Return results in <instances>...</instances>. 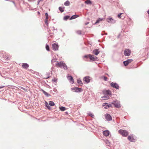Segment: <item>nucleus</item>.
I'll return each instance as SVG.
<instances>
[{"label": "nucleus", "instance_id": "1", "mask_svg": "<svg viewBox=\"0 0 149 149\" xmlns=\"http://www.w3.org/2000/svg\"><path fill=\"white\" fill-rule=\"evenodd\" d=\"M56 65L61 68H63L65 70H67L68 69L66 65L63 61H61L59 62L57 61V63L56 64Z\"/></svg>", "mask_w": 149, "mask_h": 149}, {"label": "nucleus", "instance_id": "2", "mask_svg": "<svg viewBox=\"0 0 149 149\" xmlns=\"http://www.w3.org/2000/svg\"><path fill=\"white\" fill-rule=\"evenodd\" d=\"M111 104L114 105L115 107L116 108H120L121 106L120 104V101L117 100L114 101L111 103Z\"/></svg>", "mask_w": 149, "mask_h": 149}, {"label": "nucleus", "instance_id": "3", "mask_svg": "<svg viewBox=\"0 0 149 149\" xmlns=\"http://www.w3.org/2000/svg\"><path fill=\"white\" fill-rule=\"evenodd\" d=\"M118 132L123 136L126 137L128 135V132L126 130L120 129L118 131Z\"/></svg>", "mask_w": 149, "mask_h": 149}, {"label": "nucleus", "instance_id": "4", "mask_svg": "<svg viewBox=\"0 0 149 149\" xmlns=\"http://www.w3.org/2000/svg\"><path fill=\"white\" fill-rule=\"evenodd\" d=\"M71 90L73 92L76 93H80L82 91V89L81 88H79L77 87L72 88Z\"/></svg>", "mask_w": 149, "mask_h": 149}, {"label": "nucleus", "instance_id": "5", "mask_svg": "<svg viewBox=\"0 0 149 149\" xmlns=\"http://www.w3.org/2000/svg\"><path fill=\"white\" fill-rule=\"evenodd\" d=\"M88 56L89 57L90 59L92 61H98L99 60L98 58L96 56L91 55L90 54L88 55Z\"/></svg>", "mask_w": 149, "mask_h": 149}, {"label": "nucleus", "instance_id": "6", "mask_svg": "<svg viewBox=\"0 0 149 149\" xmlns=\"http://www.w3.org/2000/svg\"><path fill=\"white\" fill-rule=\"evenodd\" d=\"M107 21L109 23L114 24L116 23V21L112 17H109L107 19Z\"/></svg>", "mask_w": 149, "mask_h": 149}, {"label": "nucleus", "instance_id": "7", "mask_svg": "<svg viewBox=\"0 0 149 149\" xmlns=\"http://www.w3.org/2000/svg\"><path fill=\"white\" fill-rule=\"evenodd\" d=\"M110 85L111 87L116 89H118L119 88V86L116 83L112 82Z\"/></svg>", "mask_w": 149, "mask_h": 149}, {"label": "nucleus", "instance_id": "8", "mask_svg": "<svg viewBox=\"0 0 149 149\" xmlns=\"http://www.w3.org/2000/svg\"><path fill=\"white\" fill-rule=\"evenodd\" d=\"M127 139L131 142H135V139L134 138V135L133 134L128 136Z\"/></svg>", "mask_w": 149, "mask_h": 149}, {"label": "nucleus", "instance_id": "9", "mask_svg": "<svg viewBox=\"0 0 149 149\" xmlns=\"http://www.w3.org/2000/svg\"><path fill=\"white\" fill-rule=\"evenodd\" d=\"M67 77L68 80L71 84H73L74 83V80L72 76L68 75L67 76Z\"/></svg>", "mask_w": 149, "mask_h": 149}, {"label": "nucleus", "instance_id": "10", "mask_svg": "<svg viewBox=\"0 0 149 149\" xmlns=\"http://www.w3.org/2000/svg\"><path fill=\"white\" fill-rule=\"evenodd\" d=\"M131 54V51L128 49H126L124 51V55L126 56H129Z\"/></svg>", "mask_w": 149, "mask_h": 149}, {"label": "nucleus", "instance_id": "11", "mask_svg": "<svg viewBox=\"0 0 149 149\" xmlns=\"http://www.w3.org/2000/svg\"><path fill=\"white\" fill-rule=\"evenodd\" d=\"M133 60L132 59H129L126 61H123V64L125 66H126L128 65V64L132 61Z\"/></svg>", "mask_w": 149, "mask_h": 149}, {"label": "nucleus", "instance_id": "12", "mask_svg": "<svg viewBox=\"0 0 149 149\" xmlns=\"http://www.w3.org/2000/svg\"><path fill=\"white\" fill-rule=\"evenodd\" d=\"M105 118L107 121H110L112 120L111 116L108 113H106L105 115Z\"/></svg>", "mask_w": 149, "mask_h": 149}, {"label": "nucleus", "instance_id": "13", "mask_svg": "<svg viewBox=\"0 0 149 149\" xmlns=\"http://www.w3.org/2000/svg\"><path fill=\"white\" fill-rule=\"evenodd\" d=\"M53 49L54 51L58 50V44L56 43H54L52 45Z\"/></svg>", "mask_w": 149, "mask_h": 149}, {"label": "nucleus", "instance_id": "14", "mask_svg": "<svg viewBox=\"0 0 149 149\" xmlns=\"http://www.w3.org/2000/svg\"><path fill=\"white\" fill-rule=\"evenodd\" d=\"M45 15L46 16V18L45 19V24L47 26H48V15L47 13H45Z\"/></svg>", "mask_w": 149, "mask_h": 149}, {"label": "nucleus", "instance_id": "15", "mask_svg": "<svg viewBox=\"0 0 149 149\" xmlns=\"http://www.w3.org/2000/svg\"><path fill=\"white\" fill-rule=\"evenodd\" d=\"M89 77L86 76L83 79V81H84L85 83H88L90 82V79Z\"/></svg>", "mask_w": 149, "mask_h": 149}, {"label": "nucleus", "instance_id": "16", "mask_svg": "<svg viewBox=\"0 0 149 149\" xmlns=\"http://www.w3.org/2000/svg\"><path fill=\"white\" fill-rule=\"evenodd\" d=\"M110 132L108 130H104L103 132V134L106 136H108Z\"/></svg>", "mask_w": 149, "mask_h": 149}, {"label": "nucleus", "instance_id": "17", "mask_svg": "<svg viewBox=\"0 0 149 149\" xmlns=\"http://www.w3.org/2000/svg\"><path fill=\"white\" fill-rule=\"evenodd\" d=\"M100 51L98 49H95L93 51V53L95 55H97L100 53Z\"/></svg>", "mask_w": 149, "mask_h": 149}, {"label": "nucleus", "instance_id": "18", "mask_svg": "<svg viewBox=\"0 0 149 149\" xmlns=\"http://www.w3.org/2000/svg\"><path fill=\"white\" fill-rule=\"evenodd\" d=\"M22 67L24 69H26L29 67V65L27 63H23L22 65Z\"/></svg>", "mask_w": 149, "mask_h": 149}, {"label": "nucleus", "instance_id": "19", "mask_svg": "<svg viewBox=\"0 0 149 149\" xmlns=\"http://www.w3.org/2000/svg\"><path fill=\"white\" fill-rule=\"evenodd\" d=\"M79 16L78 15H72L70 18V20H72L73 19L79 17Z\"/></svg>", "mask_w": 149, "mask_h": 149}, {"label": "nucleus", "instance_id": "20", "mask_svg": "<svg viewBox=\"0 0 149 149\" xmlns=\"http://www.w3.org/2000/svg\"><path fill=\"white\" fill-rule=\"evenodd\" d=\"M103 18H99L96 21V22L94 23V24L99 23L100 21L102 20Z\"/></svg>", "mask_w": 149, "mask_h": 149}, {"label": "nucleus", "instance_id": "21", "mask_svg": "<svg viewBox=\"0 0 149 149\" xmlns=\"http://www.w3.org/2000/svg\"><path fill=\"white\" fill-rule=\"evenodd\" d=\"M45 105L46 107H47V109L49 110H50L51 109L49 105L48 104V103L46 102L45 101Z\"/></svg>", "mask_w": 149, "mask_h": 149}, {"label": "nucleus", "instance_id": "22", "mask_svg": "<svg viewBox=\"0 0 149 149\" xmlns=\"http://www.w3.org/2000/svg\"><path fill=\"white\" fill-rule=\"evenodd\" d=\"M85 3L88 5L91 4L92 3L91 1L90 0H87L85 2Z\"/></svg>", "mask_w": 149, "mask_h": 149}, {"label": "nucleus", "instance_id": "23", "mask_svg": "<svg viewBox=\"0 0 149 149\" xmlns=\"http://www.w3.org/2000/svg\"><path fill=\"white\" fill-rule=\"evenodd\" d=\"M3 58L5 59L6 61L10 59V58L9 57H8L6 55H3Z\"/></svg>", "mask_w": 149, "mask_h": 149}, {"label": "nucleus", "instance_id": "24", "mask_svg": "<svg viewBox=\"0 0 149 149\" xmlns=\"http://www.w3.org/2000/svg\"><path fill=\"white\" fill-rule=\"evenodd\" d=\"M49 104L51 106H53L55 105V104L54 102L52 101H50L49 102Z\"/></svg>", "mask_w": 149, "mask_h": 149}, {"label": "nucleus", "instance_id": "25", "mask_svg": "<svg viewBox=\"0 0 149 149\" xmlns=\"http://www.w3.org/2000/svg\"><path fill=\"white\" fill-rule=\"evenodd\" d=\"M70 3L69 1H67L64 3V4L65 6H68L70 5Z\"/></svg>", "mask_w": 149, "mask_h": 149}, {"label": "nucleus", "instance_id": "26", "mask_svg": "<svg viewBox=\"0 0 149 149\" xmlns=\"http://www.w3.org/2000/svg\"><path fill=\"white\" fill-rule=\"evenodd\" d=\"M77 83L78 84L81 86H82L83 84L82 81L80 80H77Z\"/></svg>", "mask_w": 149, "mask_h": 149}, {"label": "nucleus", "instance_id": "27", "mask_svg": "<svg viewBox=\"0 0 149 149\" xmlns=\"http://www.w3.org/2000/svg\"><path fill=\"white\" fill-rule=\"evenodd\" d=\"M111 91L109 90H107V91H106L105 92V93L106 94H107V95H111Z\"/></svg>", "mask_w": 149, "mask_h": 149}, {"label": "nucleus", "instance_id": "28", "mask_svg": "<svg viewBox=\"0 0 149 149\" xmlns=\"http://www.w3.org/2000/svg\"><path fill=\"white\" fill-rule=\"evenodd\" d=\"M59 109L60 110L62 111H64L66 109L65 107H61L59 108Z\"/></svg>", "mask_w": 149, "mask_h": 149}, {"label": "nucleus", "instance_id": "29", "mask_svg": "<svg viewBox=\"0 0 149 149\" xmlns=\"http://www.w3.org/2000/svg\"><path fill=\"white\" fill-rule=\"evenodd\" d=\"M58 9L61 12H63L64 11V8L59 7Z\"/></svg>", "mask_w": 149, "mask_h": 149}, {"label": "nucleus", "instance_id": "30", "mask_svg": "<svg viewBox=\"0 0 149 149\" xmlns=\"http://www.w3.org/2000/svg\"><path fill=\"white\" fill-rule=\"evenodd\" d=\"M104 142L107 146H109L110 144V143L108 140L106 139L105 140Z\"/></svg>", "mask_w": 149, "mask_h": 149}, {"label": "nucleus", "instance_id": "31", "mask_svg": "<svg viewBox=\"0 0 149 149\" xmlns=\"http://www.w3.org/2000/svg\"><path fill=\"white\" fill-rule=\"evenodd\" d=\"M88 115L92 118H93L94 116L91 112H89L88 113Z\"/></svg>", "mask_w": 149, "mask_h": 149}, {"label": "nucleus", "instance_id": "32", "mask_svg": "<svg viewBox=\"0 0 149 149\" xmlns=\"http://www.w3.org/2000/svg\"><path fill=\"white\" fill-rule=\"evenodd\" d=\"M70 17V16L68 15H66L64 17L63 19L64 20H66L68 19Z\"/></svg>", "mask_w": 149, "mask_h": 149}, {"label": "nucleus", "instance_id": "33", "mask_svg": "<svg viewBox=\"0 0 149 149\" xmlns=\"http://www.w3.org/2000/svg\"><path fill=\"white\" fill-rule=\"evenodd\" d=\"M102 98L103 100H107L109 98V97L108 96H104V97H102Z\"/></svg>", "mask_w": 149, "mask_h": 149}, {"label": "nucleus", "instance_id": "34", "mask_svg": "<svg viewBox=\"0 0 149 149\" xmlns=\"http://www.w3.org/2000/svg\"><path fill=\"white\" fill-rule=\"evenodd\" d=\"M46 49L48 51H50L49 50V45H46Z\"/></svg>", "mask_w": 149, "mask_h": 149}, {"label": "nucleus", "instance_id": "35", "mask_svg": "<svg viewBox=\"0 0 149 149\" xmlns=\"http://www.w3.org/2000/svg\"><path fill=\"white\" fill-rule=\"evenodd\" d=\"M112 107V105H111V104H108V107H104V108H105V109H108L109 108V107Z\"/></svg>", "mask_w": 149, "mask_h": 149}, {"label": "nucleus", "instance_id": "36", "mask_svg": "<svg viewBox=\"0 0 149 149\" xmlns=\"http://www.w3.org/2000/svg\"><path fill=\"white\" fill-rule=\"evenodd\" d=\"M102 78H103L104 80L105 81H107V78L105 76H102Z\"/></svg>", "mask_w": 149, "mask_h": 149}, {"label": "nucleus", "instance_id": "37", "mask_svg": "<svg viewBox=\"0 0 149 149\" xmlns=\"http://www.w3.org/2000/svg\"><path fill=\"white\" fill-rule=\"evenodd\" d=\"M76 32L79 35H81V31H77Z\"/></svg>", "mask_w": 149, "mask_h": 149}, {"label": "nucleus", "instance_id": "38", "mask_svg": "<svg viewBox=\"0 0 149 149\" xmlns=\"http://www.w3.org/2000/svg\"><path fill=\"white\" fill-rule=\"evenodd\" d=\"M123 14L122 13H119L118 15V17L119 18H120L121 17V15Z\"/></svg>", "mask_w": 149, "mask_h": 149}, {"label": "nucleus", "instance_id": "39", "mask_svg": "<svg viewBox=\"0 0 149 149\" xmlns=\"http://www.w3.org/2000/svg\"><path fill=\"white\" fill-rule=\"evenodd\" d=\"M57 79H55L54 78V79H52V81L53 82H57Z\"/></svg>", "mask_w": 149, "mask_h": 149}, {"label": "nucleus", "instance_id": "40", "mask_svg": "<svg viewBox=\"0 0 149 149\" xmlns=\"http://www.w3.org/2000/svg\"><path fill=\"white\" fill-rule=\"evenodd\" d=\"M45 96L47 97H49L50 96V95L49 94L47 93L46 92L45 94Z\"/></svg>", "mask_w": 149, "mask_h": 149}, {"label": "nucleus", "instance_id": "41", "mask_svg": "<svg viewBox=\"0 0 149 149\" xmlns=\"http://www.w3.org/2000/svg\"><path fill=\"white\" fill-rule=\"evenodd\" d=\"M108 104L107 103H104L103 104V106L105 107H108Z\"/></svg>", "mask_w": 149, "mask_h": 149}, {"label": "nucleus", "instance_id": "42", "mask_svg": "<svg viewBox=\"0 0 149 149\" xmlns=\"http://www.w3.org/2000/svg\"><path fill=\"white\" fill-rule=\"evenodd\" d=\"M41 91L45 95V93H46L47 92H46V91H44V90H42V89L41 90Z\"/></svg>", "mask_w": 149, "mask_h": 149}, {"label": "nucleus", "instance_id": "43", "mask_svg": "<svg viewBox=\"0 0 149 149\" xmlns=\"http://www.w3.org/2000/svg\"><path fill=\"white\" fill-rule=\"evenodd\" d=\"M41 91L45 95V93H46L47 92H46V91H44V90H42V89L41 90Z\"/></svg>", "mask_w": 149, "mask_h": 149}, {"label": "nucleus", "instance_id": "44", "mask_svg": "<svg viewBox=\"0 0 149 149\" xmlns=\"http://www.w3.org/2000/svg\"><path fill=\"white\" fill-rule=\"evenodd\" d=\"M88 55H85L84 56V57L86 58H88Z\"/></svg>", "mask_w": 149, "mask_h": 149}, {"label": "nucleus", "instance_id": "45", "mask_svg": "<svg viewBox=\"0 0 149 149\" xmlns=\"http://www.w3.org/2000/svg\"><path fill=\"white\" fill-rule=\"evenodd\" d=\"M5 87L4 86H0V89L2 88Z\"/></svg>", "mask_w": 149, "mask_h": 149}, {"label": "nucleus", "instance_id": "46", "mask_svg": "<svg viewBox=\"0 0 149 149\" xmlns=\"http://www.w3.org/2000/svg\"><path fill=\"white\" fill-rule=\"evenodd\" d=\"M89 24L88 22H87L85 23V25H87Z\"/></svg>", "mask_w": 149, "mask_h": 149}, {"label": "nucleus", "instance_id": "47", "mask_svg": "<svg viewBox=\"0 0 149 149\" xmlns=\"http://www.w3.org/2000/svg\"><path fill=\"white\" fill-rule=\"evenodd\" d=\"M65 33H63V37L64 36H65Z\"/></svg>", "mask_w": 149, "mask_h": 149}, {"label": "nucleus", "instance_id": "48", "mask_svg": "<svg viewBox=\"0 0 149 149\" xmlns=\"http://www.w3.org/2000/svg\"><path fill=\"white\" fill-rule=\"evenodd\" d=\"M52 28V29L53 30H55V29L54 28V27H53Z\"/></svg>", "mask_w": 149, "mask_h": 149}, {"label": "nucleus", "instance_id": "49", "mask_svg": "<svg viewBox=\"0 0 149 149\" xmlns=\"http://www.w3.org/2000/svg\"><path fill=\"white\" fill-rule=\"evenodd\" d=\"M42 0H38V3H39L40 2V1H42Z\"/></svg>", "mask_w": 149, "mask_h": 149}, {"label": "nucleus", "instance_id": "50", "mask_svg": "<svg viewBox=\"0 0 149 149\" xmlns=\"http://www.w3.org/2000/svg\"><path fill=\"white\" fill-rule=\"evenodd\" d=\"M147 12L148 13V14L149 16V10L147 11Z\"/></svg>", "mask_w": 149, "mask_h": 149}, {"label": "nucleus", "instance_id": "51", "mask_svg": "<svg viewBox=\"0 0 149 149\" xmlns=\"http://www.w3.org/2000/svg\"><path fill=\"white\" fill-rule=\"evenodd\" d=\"M49 76H47V77L46 78V79H47L49 78Z\"/></svg>", "mask_w": 149, "mask_h": 149}, {"label": "nucleus", "instance_id": "52", "mask_svg": "<svg viewBox=\"0 0 149 149\" xmlns=\"http://www.w3.org/2000/svg\"><path fill=\"white\" fill-rule=\"evenodd\" d=\"M21 88L22 89H23V90H24L25 89L24 88H23L22 87H21Z\"/></svg>", "mask_w": 149, "mask_h": 149}, {"label": "nucleus", "instance_id": "53", "mask_svg": "<svg viewBox=\"0 0 149 149\" xmlns=\"http://www.w3.org/2000/svg\"><path fill=\"white\" fill-rule=\"evenodd\" d=\"M37 13H38V14H40V12H39V11H38V12H37Z\"/></svg>", "mask_w": 149, "mask_h": 149}, {"label": "nucleus", "instance_id": "54", "mask_svg": "<svg viewBox=\"0 0 149 149\" xmlns=\"http://www.w3.org/2000/svg\"><path fill=\"white\" fill-rule=\"evenodd\" d=\"M53 62V60H52V63Z\"/></svg>", "mask_w": 149, "mask_h": 149}, {"label": "nucleus", "instance_id": "55", "mask_svg": "<svg viewBox=\"0 0 149 149\" xmlns=\"http://www.w3.org/2000/svg\"><path fill=\"white\" fill-rule=\"evenodd\" d=\"M55 61H54V62H55Z\"/></svg>", "mask_w": 149, "mask_h": 149}, {"label": "nucleus", "instance_id": "56", "mask_svg": "<svg viewBox=\"0 0 149 149\" xmlns=\"http://www.w3.org/2000/svg\"><path fill=\"white\" fill-rule=\"evenodd\" d=\"M13 3H15L13 1Z\"/></svg>", "mask_w": 149, "mask_h": 149}]
</instances>
